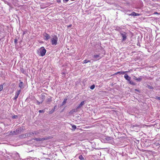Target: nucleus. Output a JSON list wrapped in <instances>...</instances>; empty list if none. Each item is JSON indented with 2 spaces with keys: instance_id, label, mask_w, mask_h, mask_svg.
<instances>
[{
  "instance_id": "1",
  "label": "nucleus",
  "mask_w": 160,
  "mask_h": 160,
  "mask_svg": "<svg viewBox=\"0 0 160 160\" xmlns=\"http://www.w3.org/2000/svg\"><path fill=\"white\" fill-rule=\"evenodd\" d=\"M46 52V50L43 47L40 48L37 51L38 54L41 56H43L45 55Z\"/></svg>"
},
{
  "instance_id": "2",
  "label": "nucleus",
  "mask_w": 160,
  "mask_h": 160,
  "mask_svg": "<svg viewBox=\"0 0 160 160\" xmlns=\"http://www.w3.org/2000/svg\"><path fill=\"white\" fill-rule=\"evenodd\" d=\"M124 77L125 79L129 82V83L132 85H136V83L133 82L131 80V78L128 75L125 74L124 76Z\"/></svg>"
},
{
  "instance_id": "3",
  "label": "nucleus",
  "mask_w": 160,
  "mask_h": 160,
  "mask_svg": "<svg viewBox=\"0 0 160 160\" xmlns=\"http://www.w3.org/2000/svg\"><path fill=\"white\" fill-rule=\"evenodd\" d=\"M58 40V38L57 37L54 35L53 38H52L51 42L52 45H56L57 44V41Z\"/></svg>"
},
{
  "instance_id": "4",
  "label": "nucleus",
  "mask_w": 160,
  "mask_h": 160,
  "mask_svg": "<svg viewBox=\"0 0 160 160\" xmlns=\"http://www.w3.org/2000/svg\"><path fill=\"white\" fill-rule=\"evenodd\" d=\"M102 57L101 56L100 53H98V54H94L92 56V58L94 59L93 60L95 61L99 60Z\"/></svg>"
},
{
  "instance_id": "5",
  "label": "nucleus",
  "mask_w": 160,
  "mask_h": 160,
  "mask_svg": "<svg viewBox=\"0 0 160 160\" xmlns=\"http://www.w3.org/2000/svg\"><path fill=\"white\" fill-rule=\"evenodd\" d=\"M120 34L122 38V42H123L125 41L127 38V33L124 32H120Z\"/></svg>"
},
{
  "instance_id": "6",
  "label": "nucleus",
  "mask_w": 160,
  "mask_h": 160,
  "mask_svg": "<svg viewBox=\"0 0 160 160\" xmlns=\"http://www.w3.org/2000/svg\"><path fill=\"white\" fill-rule=\"evenodd\" d=\"M33 139L35 140H36L38 142L42 141H43L44 140H47L48 139V138H33Z\"/></svg>"
},
{
  "instance_id": "7",
  "label": "nucleus",
  "mask_w": 160,
  "mask_h": 160,
  "mask_svg": "<svg viewBox=\"0 0 160 160\" xmlns=\"http://www.w3.org/2000/svg\"><path fill=\"white\" fill-rule=\"evenodd\" d=\"M21 90H18L16 92L14 98H13V100H16L18 97V96L21 92Z\"/></svg>"
},
{
  "instance_id": "8",
  "label": "nucleus",
  "mask_w": 160,
  "mask_h": 160,
  "mask_svg": "<svg viewBox=\"0 0 160 160\" xmlns=\"http://www.w3.org/2000/svg\"><path fill=\"white\" fill-rule=\"evenodd\" d=\"M142 78L143 76H140L138 78H137L135 76H133V78L134 80H135L139 82H140L142 80Z\"/></svg>"
},
{
  "instance_id": "9",
  "label": "nucleus",
  "mask_w": 160,
  "mask_h": 160,
  "mask_svg": "<svg viewBox=\"0 0 160 160\" xmlns=\"http://www.w3.org/2000/svg\"><path fill=\"white\" fill-rule=\"evenodd\" d=\"M45 38L44 39L45 40L47 41L50 38V36L47 33H45L43 34Z\"/></svg>"
},
{
  "instance_id": "10",
  "label": "nucleus",
  "mask_w": 160,
  "mask_h": 160,
  "mask_svg": "<svg viewBox=\"0 0 160 160\" xmlns=\"http://www.w3.org/2000/svg\"><path fill=\"white\" fill-rule=\"evenodd\" d=\"M52 97L50 96L48 97L46 99V101L47 103L49 104L50 102L52 101Z\"/></svg>"
},
{
  "instance_id": "11",
  "label": "nucleus",
  "mask_w": 160,
  "mask_h": 160,
  "mask_svg": "<svg viewBox=\"0 0 160 160\" xmlns=\"http://www.w3.org/2000/svg\"><path fill=\"white\" fill-rule=\"evenodd\" d=\"M140 15V14L136 13L134 12H132V13H131L129 16H139Z\"/></svg>"
},
{
  "instance_id": "12",
  "label": "nucleus",
  "mask_w": 160,
  "mask_h": 160,
  "mask_svg": "<svg viewBox=\"0 0 160 160\" xmlns=\"http://www.w3.org/2000/svg\"><path fill=\"white\" fill-rule=\"evenodd\" d=\"M85 102V101H83L81 103L79 104V105L77 107V109H78L80 108L84 104Z\"/></svg>"
},
{
  "instance_id": "13",
  "label": "nucleus",
  "mask_w": 160,
  "mask_h": 160,
  "mask_svg": "<svg viewBox=\"0 0 160 160\" xmlns=\"http://www.w3.org/2000/svg\"><path fill=\"white\" fill-rule=\"evenodd\" d=\"M77 111V109H74L72 110L70 112H69L70 114H72L74 112H76Z\"/></svg>"
},
{
  "instance_id": "14",
  "label": "nucleus",
  "mask_w": 160,
  "mask_h": 160,
  "mask_svg": "<svg viewBox=\"0 0 160 160\" xmlns=\"http://www.w3.org/2000/svg\"><path fill=\"white\" fill-rule=\"evenodd\" d=\"M128 72V71H120L115 73V74L116 75L117 74H123L125 73H127Z\"/></svg>"
},
{
  "instance_id": "15",
  "label": "nucleus",
  "mask_w": 160,
  "mask_h": 160,
  "mask_svg": "<svg viewBox=\"0 0 160 160\" xmlns=\"http://www.w3.org/2000/svg\"><path fill=\"white\" fill-rule=\"evenodd\" d=\"M142 125H138L137 124H135L134 125H132V128L134 129V128H135V127H138L139 128L142 127Z\"/></svg>"
},
{
  "instance_id": "16",
  "label": "nucleus",
  "mask_w": 160,
  "mask_h": 160,
  "mask_svg": "<svg viewBox=\"0 0 160 160\" xmlns=\"http://www.w3.org/2000/svg\"><path fill=\"white\" fill-rule=\"evenodd\" d=\"M105 140L107 141H112L113 140V138L111 137H106L105 138Z\"/></svg>"
},
{
  "instance_id": "17",
  "label": "nucleus",
  "mask_w": 160,
  "mask_h": 160,
  "mask_svg": "<svg viewBox=\"0 0 160 160\" xmlns=\"http://www.w3.org/2000/svg\"><path fill=\"white\" fill-rule=\"evenodd\" d=\"M20 72L25 74L26 73V72L25 70L23 68H21L20 70Z\"/></svg>"
},
{
  "instance_id": "18",
  "label": "nucleus",
  "mask_w": 160,
  "mask_h": 160,
  "mask_svg": "<svg viewBox=\"0 0 160 160\" xmlns=\"http://www.w3.org/2000/svg\"><path fill=\"white\" fill-rule=\"evenodd\" d=\"M23 85V82H20L19 84V87L21 89L22 88V86Z\"/></svg>"
},
{
  "instance_id": "19",
  "label": "nucleus",
  "mask_w": 160,
  "mask_h": 160,
  "mask_svg": "<svg viewBox=\"0 0 160 160\" xmlns=\"http://www.w3.org/2000/svg\"><path fill=\"white\" fill-rule=\"evenodd\" d=\"M34 134V133H33V132H30L28 133V134H27V136L28 137H30L31 136Z\"/></svg>"
},
{
  "instance_id": "20",
  "label": "nucleus",
  "mask_w": 160,
  "mask_h": 160,
  "mask_svg": "<svg viewBox=\"0 0 160 160\" xmlns=\"http://www.w3.org/2000/svg\"><path fill=\"white\" fill-rule=\"evenodd\" d=\"M57 107V106L56 105H55V106H54V108L52 109L51 111L50 112V113H53L54 111H55V109H56V108Z\"/></svg>"
},
{
  "instance_id": "21",
  "label": "nucleus",
  "mask_w": 160,
  "mask_h": 160,
  "mask_svg": "<svg viewBox=\"0 0 160 160\" xmlns=\"http://www.w3.org/2000/svg\"><path fill=\"white\" fill-rule=\"evenodd\" d=\"M43 101V99L42 98V101L41 102H39L38 100H36L37 104V105H39L40 103H42Z\"/></svg>"
},
{
  "instance_id": "22",
  "label": "nucleus",
  "mask_w": 160,
  "mask_h": 160,
  "mask_svg": "<svg viewBox=\"0 0 160 160\" xmlns=\"http://www.w3.org/2000/svg\"><path fill=\"white\" fill-rule=\"evenodd\" d=\"M79 158L81 160H84V158L83 156L82 155H80L79 157Z\"/></svg>"
},
{
  "instance_id": "23",
  "label": "nucleus",
  "mask_w": 160,
  "mask_h": 160,
  "mask_svg": "<svg viewBox=\"0 0 160 160\" xmlns=\"http://www.w3.org/2000/svg\"><path fill=\"white\" fill-rule=\"evenodd\" d=\"M4 84V83H3L2 84H1L0 85V92L3 89V85Z\"/></svg>"
},
{
  "instance_id": "24",
  "label": "nucleus",
  "mask_w": 160,
  "mask_h": 160,
  "mask_svg": "<svg viewBox=\"0 0 160 160\" xmlns=\"http://www.w3.org/2000/svg\"><path fill=\"white\" fill-rule=\"evenodd\" d=\"M21 132L20 131V128H17L16 130V132L17 133H19V132Z\"/></svg>"
},
{
  "instance_id": "25",
  "label": "nucleus",
  "mask_w": 160,
  "mask_h": 160,
  "mask_svg": "<svg viewBox=\"0 0 160 160\" xmlns=\"http://www.w3.org/2000/svg\"><path fill=\"white\" fill-rule=\"evenodd\" d=\"M88 62H90V61L85 59L83 61V63H86Z\"/></svg>"
},
{
  "instance_id": "26",
  "label": "nucleus",
  "mask_w": 160,
  "mask_h": 160,
  "mask_svg": "<svg viewBox=\"0 0 160 160\" xmlns=\"http://www.w3.org/2000/svg\"><path fill=\"white\" fill-rule=\"evenodd\" d=\"M67 100V99L66 98L64 99V100L62 103V105H64L66 103Z\"/></svg>"
},
{
  "instance_id": "27",
  "label": "nucleus",
  "mask_w": 160,
  "mask_h": 160,
  "mask_svg": "<svg viewBox=\"0 0 160 160\" xmlns=\"http://www.w3.org/2000/svg\"><path fill=\"white\" fill-rule=\"evenodd\" d=\"M94 88H95V85H92L90 87V88L91 89H93Z\"/></svg>"
},
{
  "instance_id": "28",
  "label": "nucleus",
  "mask_w": 160,
  "mask_h": 160,
  "mask_svg": "<svg viewBox=\"0 0 160 160\" xmlns=\"http://www.w3.org/2000/svg\"><path fill=\"white\" fill-rule=\"evenodd\" d=\"M147 87L149 89H153L152 87L149 85H147Z\"/></svg>"
},
{
  "instance_id": "29",
  "label": "nucleus",
  "mask_w": 160,
  "mask_h": 160,
  "mask_svg": "<svg viewBox=\"0 0 160 160\" xmlns=\"http://www.w3.org/2000/svg\"><path fill=\"white\" fill-rule=\"evenodd\" d=\"M17 41H18L17 39L16 38H15L14 39V43H15V44H16L17 43Z\"/></svg>"
},
{
  "instance_id": "30",
  "label": "nucleus",
  "mask_w": 160,
  "mask_h": 160,
  "mask_svg": "<svg viewBox=\"0 0 160 160\" xmlns=\"http://www.w3.org/2000/svg\"><path fill=\"white\" fill-rule=\"evenodd\" d=\"M72 129H74V130L76 129V127L75 125H73L72 126Z\"/></svg>"
},
{
  "instance_id": "31",
  "label": "nucleus",
  "mask_w": 160,
  "mask_h": 160,
  "mask_svg": "<svg viewBox=\"0 0 160 160\" xmlns=\"http://www.w3.org/2000/svg\"><path fill=\"white\" fill-rule=\"evenodd\" d=\"M18 118V116L17 115H14V116H13L12 117V118L13 119H15V118Z\"/></svg>"
},
{
  "instance_id": "32",
  "label": "nucleus",
  "mask_w": 160,
  "mask_h": 160,
  "mask_svg": "<svg viewBox=\"0 0 160 160\" xmlns=\"http://www.w3.org/2000/svg\"><path fill=\"white\" fill-rule=\"evenodd\" d=\"M155 98V99H158V100H160V97H158V96L156 97Z\"/></svg>"
},
{
  "instance_id": "33",
  "label": "nucleus",
  "mask_w": 160,
  "mask_h": 160,
  "mask_svg": "<svg viewBox=\"0 0 160 160\" xmlns=\"http://www.w3.org/2000/svg\"><path fill=\"white\" fill-rule=\"evenodd\" d=\"M7 4L10 6V7H12V4L11 3L9 2L7 3Z\"/></svg>"
},
{
  "instance_id": "34",
  "label": "nucleus",
  "mask_w": 160,
  "mask_h": 160,
  "mask_svg": "<svg viewBox=\"0 0 160 160\" xmlns=\"http://www.w3.org/2000/svg\"><path fill=\"white\" fill-rule=\"evenodd\" d=\"M28 134V133H26L22 135V137H24L27 136V134Z\"/></svg>"
},
{
  "instance_id": "35",
  "label": "nucleus",
  "mask_w": 160,
  "mask_h": 160,
  "mask_svg": "<svg viewBox=\"0 0 160 160\" xmlns=\"http://www.w3.org/2000/svg\"><path fill=\"white\" fill-rule=\"evenodd\" d=\"M33 132V133H34V134H35V135H37V134H38V132H36V131H34V132Z\"/></svg>"
},
{
  "instance_id": "36",
  "label": "nucleus",
  "mask_w": 160,
  "mask_h": 160,
  "mask_svg": "<svg viewBox=\"0 0 160 160\" xmlns=\"http://www.w3.org/2000/svg\"><path fill=\"white\" fill-rule=\"evenodd\" d=\"M39 112L40 113H42V112L43 113L44 112V111L43 110H39Z\"/></svg>"
},
{
  "instance_id": "37",
  "label": "nucleus",
  "mask_w": 160,
  "mask_h": 160,
  "mask_svg": "<svg viewBox=\"0 0 160 160\" xmlns=\"http://www.w3.org/2000/svg\"><path fill=\"white\" fill-rule=\"evenodd\" d=\"M69 0H63V1L64 2H66L68 1Z\"/></svg>"
},
{
  "instance_id": "38",
  "label": "nucleus",
  "mask_w": 160,
  "mask_h": 160,
  "mask_svg": "<svg viewBox=\"0 0 160 160\" xmlns=\"http://www.w3.org/2000/svg\"><path fill=\"white\" fill-rule=\"evenodd\" d=\"M134 90H135V91H137V92H140V91H139L138 90V89H134Z\"/></svg>"
},
{
  "instance_id": "39",
  "label": "nucleus",
  "mask_w": 160,
  "mask_h": 160,
  "mask_svg": "<svg viewBox=\"0 0 160 160\" xmlns=\"http://www.w3.org/2000/svg\"><path fill=\"white\" fill-rule=\"evenodd\" d=\"M72 26V24H70L68 26V28H69V27H71V26Z\"/></svg>"
},
{
  "instance_id": "40",
  "label": "nucleus",
  "mask_w": 160,
  "mask_h": 160,
  "mask_svg": "<svg viewBox=\"0 0 160 160\" xmlns=\"http://www.w3.org/2000/svg\"><path fill=\"white\" fill-rule=\"evenodd\" d=\"M16 154H17V155H18V156H19V154L18 153V152H17V153H16Z\"/></svg>"
},
{
  "instance_id": "41",
  "label": "nucleus",
  "mask_w": 160,
  "mask_h": 160,
  "mask_svg": "<svg viewBox=\"0 0 160 160\" xmlns=\"http://www.w3.org/2000/svg\"><path fill=\"white\" fill-rule=\"evenodd\" d=\"M61 2V1L60 0H58V2Z\"/></svg>"
},
{
  "instance_id": "42",
  "label": "nucleus",
  "mask_w": 160,
  "mask_h": 160,
  "mask_svg": "<svg viewBox=\"0 0 160 160\" xmlns=\"http://www.w3.org/2000/svg\"><path fill=\"white\" fill-rule=\"evenodd\" d=\"M17 0H12V1H17Z\"/></svg>"
},
{
  "instance_id": "43",
  "label": "nucleus",
  "mask_w": 160,
  "mask_h": 160,
  "mask_svg": "<svg viewBox=\"0 0 160 160\" xmlns=\"http://www.w3.org/2000/svg\"><path fill=\"white\" fill-rule=\"evenodd\" d=\"M127 15H128L129 16V15H130V14H129V13H127Z\"/></svg>"
},
{
  "instance_id": "44",
  "label": "nucleus",
  "mask_w": 160,
  "mask_h": 160,
  "mask_svg": "<svg viewBox=\"0 0 160 160\" xmlns=\"http://www.w3.org/2000/svg\"><path fill=\"white\" fill-rule=\"evenodd\" d=\"M25 34V32H23V35H24V34Z\"/></svg>"
},
{
  "instance_id": "45",
  "label": "nucleus",
  "mask_w": 160,
  "mask_h": 160,
  "mask_svg": "<svg viewBox=\"0 0 160 160\" xmlns=\"http://www.w3.org/2000/svg\"><path fill=\"white\" fill-rule=\"evenodd\" d=\"M1 41V39H0V41Z\"/></svg>"
}]
</instances>
